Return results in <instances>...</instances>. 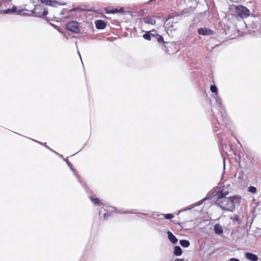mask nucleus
<instances>
[{
	"mask_svg": "<svg viewBox=\"0 0 261 261\" xmlns=\"http://www.w3.org/2000/svg\"><path fill=\"white\" fill-rule=\"evenodd\" d=\"M210 116L212 131L216 134L219 144L224 151L227 147L224 142V137L230 129L231 122L227 116L221 99L218 95L215 98V102H212Z\"/></svg>",
	"mask_w": 261,
	"mask_h": 261,
	"instance_id": "f257e3e1",
	"label": "nucleus"
},
{
	"mask_svg": "<svg viewBox=\"0 0 261 261\" xmlns=\"http://www.w3.org/2000/svg\"><path fill=\"white\" fill-rule=\"evenodd\" d=\"M241 198L240 196L235 195L224 198L220 201H215L214 203L223 211L232 212L235 209V204L240 203Z\"/></svg>",
	"mask_w": 261,
	"mask_h": 261,
	"instance_id": "f03ea898",
	"label": "nucleus"
},
{
	"mask_svg": "<svg viewBox=\"0 0 261 261\" xmlns=\"http://www.w3.org/2000/svg\"><path fill=\"white\" fill-rule=\"evenodd\" d=\"M152 32H155L154 30H152L149 31H146L143 35V37L146 40L150 41L151 39H154L157 41L160 44L162 45V48L164 50L167 48L165 44H167V42L164 41V38L162 36L159 35L158 33L153 34Z\"/></svg>",
	"mask_w": 261,
	"mask_h": 261,
	"instance_id": "7ed1b4c3",
	"label": "nucleus"
},
{
	"mask_svg": "<svg viewBox=\"0 0 261 261\" xmlns=\"http://www.w3.org/2000/svg\"><path fill=\"white\" fill-rule=\"evenodd\" d=\"M32 13L35 17L39 18L45 17V19L47 21L53 20V19H50L48 17H46L48 14L47 9L44 8L40 5L35 6L34 9L32 11Z\"/></svg>",
	"mask_w": 261,
	"mask_h": 261,
	"instance_id": "20e7f679",
	"label": "nucleus"
},
{
	"mask_svg": "<svg viewBox=\"0 0 261 261\" xmlns=\"http://www.w3.org/2000/svg\"><path fill=\"white\" fill-rule=\"evenodd\" d=\"M235 10L237 15L242 19L250 16V10L245 6L242 5L236 6Z\"/></svg>",
	"mask_w": 261,
	"mask_h": 261,
	"instance_id": "39448f33",
	"label": "nucleus"
},
{
	"mask_svg": "<svg viewBox=\"0 0 261 261\" xmlns=\"http://www.w3.org/2000/svg\"><path fill=\"white\" fill-rule=\"evenodd\" d=\"M64 161H65L66 162L68 166L70 168V170L73 172L74 174L76 177L79 182L81 184V185L83 187V188L85 189V190L87 192H89V190H90V189L87 186L86 184L82 182L80 177L77 175V171H76V169H75L73 167L72 164L68 161L67 158L64 159Z\"/></svg>",
	"mask_w": 261,
	"mask_h": 261,
	"instance_id": "423d86ee",
	"label": "nucleus"
},
{
	"mask_svg": "<svg viewBox=\"0 0 261 261\" xmlns=\"http://www.w3.org/2000/svg\"><path fill=\"white\" fill-rule=\"evenodd\" d=\"M66 29L74 33H79L80 32L79 23L76 21H71L66 24Z\"/></svg>",
	"mask_w": 261,
	"mask_h": 261,
	"instance_id": "0eeeda50",
	"label": "nucleus"
},
{
	"mask_svg": "<svg viewBox=\"0 0 261 261\" xmlns=\"http://www.w3.org/2000/svg\"><path fill=\"white\" fill-rule=\"evenodd\" d=\"M223 188H225V186H223L222 187L216 186L214 188V190L215 191V196L216 197V199L215 201H221L223 199L225 198L224 197V193H223Z\"/></svg>",
	"mask_w": 261,
	"mask_h": 261,
	"instance_id": "6e6552de",
	"label": "nucleus"
},
{
	"mask_svg": "<svg viewBox=\"0 0 261 261\" xmlns=\"http://www.w3.org/2000/svg\"><path fill=\"white\" fill-rule=\"evenodd\" d=\"M105 11L107 14H116V13H123L124 12V9L123 7L120 8H106Z\"/></svg>",
	"mask_w": 261,
	"mask_h": 261,
	"instance_id": "1a4fd4ad",
	"label": "nucleus"
},
{
	"mask_svg": "<svg viewBox=\"0 0 261 261\" xmlns=\"http://www.w3.org/2000/svg\"><path fill=\"white\" fill-rule=\"evenodd\" d=\"M198 33L202 36L214 35V31L212 30L206 28H200L197 30Z\"/></svg>",
	"mask_w": 261,
	"mask_h": 261,
	"instance_id": "9d476101",
	"label": "nucleus"
},
{
	"mask_svg": "<svg viewBox=\"0 0 261 261\" xmlns=\"http://www.w3.org/2000/svg\"><path fill=\"white\" fill-rule=\"evenodd\" d=\"M111 208L112 209V211H111L112 212H114L115 213L119 214H133V213H135L134 211H135V210H133V209H130V210H126V211H122L121 210H118L114 207H111Z\"/></svg>",
	"mask_w": 261,
	"mask_h": 261,
	"instance_id": "9b49d317",
	"label": "nucleus"
},
{
	"mask_svg": "<svg viewBox=\"0 0 261 261\" xmlns=\"http://www.w3.org/2000/svg\"><path fill=\"white\" fill-rule=\"evenodd\" d=\"M22 10H17V7L15 6H13L12 8L7 9L6 10H3V13L5 14H10L13 13H16L18 14H20L22 12Z\"/></svg>",
	"mask_w": 261,
	"mask_h": 261,
	"instance_id": "f8f14e48",
	"label": "nucleus"
},
{
	"mask_svg": "<svg viewBox=\"0 0 261 261\" xmlns=\"http://www.w3.org/2000/svg\"><path fill=\"white\" fill-rule=\"evenodd\" d=\"M245 257L250 261H257L258 259V257L257 255L249 252L245 253Z\"/></svg>",
	"mask_w": 261,
	"mask_h": 261,
	"instance_id": "ddd939ff",
	"label": "nucleus"
},
{
	"mask_svg": "<svg viewBox=\"0 0 261 261\" xmlns=\"http://www.w3.org/2000/svg\"><path fill=\"white\" fill-rule=\"evenodd\" d=\"M96 28L98 30H102L106 27V22L101 19L96 20L95 21Z\"/></svg>",
	"mask_w": 261,
	"mask_h": 261,
	"instance_id": "4468645a",
	"label": "nucleus"
},
{
	"mask_svg": "<svg viewBox=\"0 0 261 261\" xmlns=\"http://www.w3.org/2000/svg\"><path fill=\"white\" fill-rule=\"evenodd\" d=\"M40 2L42 4H45L46 5H48V6H53V7L55 6V5H54L55 4H58L60 5H66V3L61 4V3L58 2L57 1H56L55 0V1H53V0H40Z\"/></svg>",
	"mask_w": 261,
	"mask_h": 261,
	"instance_id": "2eb2a0df",
	"label": "nucleus"
},
{
	"mask_svg": "<svg viewBox=\"0 0 261 261\" xmlns=\"http://www.w3.org/2000/svg\"><path fill=\"white\" fill-rule=\"evenodd\" d=\"M89 197L90 199L91 200V201H92V202L94 205L101 206V209L103 207L104 204L102 202H100L99 198H96V197L95 198L92 196H89Z\"/></svg>",
	"mask_w": 261,
	"mask_h": 261,
	"instance_id": "dca6fc26",
	"label": "nucleus"
},
{
	"mask_svg": "<svg viewBox=\"0 0 261 261\" xmlns=\"http://www.w3.org/2000/svg\"><path fill=\"white\" fill-rule=\"evenodd\" d=\"M168 238L169 240L173 244H175L178 242L177 238L170 231H168L167 232Z\"/></svg>",
	"mask_w": 261,
	"mask_h": 261,
	"instance_id": "f3484780",
	"label": "nucleus"
},
{
	"mask_svg": "<svg viewBox=\"0 0 261 261\" xmlns=\"http://www.w3.org/2000/svg\"><path fill=\"white\" fill-rule=\"evenodd\" d=\"M215 233L218 235H221L223 233L222 227L220 224H216L214 225Z\"/></svg>",
	"mask_w": 261,
	"mask_h": 261,
	"instance_id": "a211bd4d",
	"label": "nucleus"
},
{
	"mask_svg": "<svg viewBox=\"0 0 261 261\" xmlns=\"http://www.w3.org/2000/svg\"><path fill=\"white\" fill-rule=\"evenodd\" d=\"M174 255L175 256H180L182 253V250L179 246H175L173 250Z\"/></svg>",
	"mask_w": 261,
	"mask_h": 261,
	"instance_id": "6ab92c4d",
	"label": "nucleus"
},
{
	"mask_svg": "<svg viewBox=\"0 0 261 261\" xmlns=\"http://www.w3.org/2000/svg\"><path fill=\"white\" fill-rule=\"evenodd\" d=\"M144 22L147 24H151L154 25L156 23V21L154 19H153L150 17H145L143 18Z\"/></svg>",
	"mask_w": 261,
	"mask_h": 261,
	"instance_id": "aec40b11",
	"label": "nucleus"
},
{
	"mask_svg": "<svg viewBox=\"0 0 261 261\" xmlns=\"http://www.w3.org/2000/svg\"><path fill=\"white\" fill-rule=\"evenodd\" d=\"M230 219L232 220L234 224L240 225L241 224L240 217L238 215H234V216L230 217Z\"/></svg>",
	"mask_w": 261,
	"mask_h": 261,
	"instance_id": "412c9836",
	"label": "nucleus"
},
{
	"mask_svg": "<svg viewBox=\"0 0 261 261\" xmlns=\"http://www.w3.org/2000/svg\"><path fill=\"white\" fill-rule=\"evenodd\" d=\"M179 244L182 247H185V248L188 247L190 245V243L189 241H188L187 240H185V239L180 240Z\"/></svg>",
	"mask_w": 261,
	"mask_h": 261,
	"instance_id": "4be33fe9",
	"label": "nucleus"
},
{
	"mask_svg": "<svg viewBox=\"0 0 261 261\" xmlns=\"http://www.w3.org/2000/svg\"><path fill=\"white\" fill-rule=\"evenodd\" d=\"M29 139H31V140L34 141V142H36L37 143H38V144L41 145H43L44 146H45V148H46L47 149H48V150H49L50 151H53V149H52L51 148H50L49 147H48V146L46 145V143H42V142H41L40 141H37L36 140H34L33 139H31V138H28Z\"/></svg>",
	"mask_w": 261,
	"mask_h": 261,
	"instance_id": "5701e85b",
	"label": "nucleus"
},
{
	"mask_svg": "<svg viewBox=\"0 0 261 261\" xmlns=\"http://www.w3.org/2000/svg\"><path fill=\"white\" fill-rule=\"evenodd\" d=\"M208 200V197H204L202 199L199 200V201L193 204V206L195 207L199 206L201 205L205 201Z\"/></svg>",
	"mask_w": 261,
	"mask_h": 261,
	"instance_id": "b1692460",
	"label": "nucleus"
},
{
	"mask_svg": "<svg viewBox=\"0 0 261 261\" xmlns=\"http://www.w3.org/2000/svg\"><path fill=\"white\" fill-rule=\"evenodd\" d=\"M215 193L216 192L213 189L212 191L209 192L207 193V195L205 197H208V199H210L212 198H213L214 197H216Z\"/></svg>",
	"mask_w": 261,
	"mask_h": 261,
	"instance_id": "393cba45",
	"label": "nucleus"
},
{
	"mask_svg": "<svg viewBox=\"0 0 261 261\" xmlns=\"http://www.w3.org/2000/svg\"><path fill=\"white\" fill-rule=\"evenodd\" d=\"M210 90L213 93H215L216 95L218 94V88L215 85H211L210 87Z\"/></svg>",
	"mask_w": 261,
	"mask_h": 261,
	"instance_id": "a878e982",
	"label": "nucleus"
},
{
	"mask_svg": "<svg viewBox=\"0 0 261 261\" xmlns=\"http://www.w3.org/2000/svg\"><path fill=\"white\" fill-rule=\"evenodd\" d=\"M248 191L252 194H255L257 191V189L254 186H250L248 189Z\"/></svg>",
	"mask_w": 261,
	"mask_h": 261,
	"instance_id": "bb28decb",
	"label": "nucleus"
},
{
	"mask_svg": "<svg viewBox=\"0 0 261 261\" xmlns=\"http://www.w3.org/2000/svg\"><path fill=\"white\" fill-rule=\"evenodd\" d=\"M174 18L173 17H169L168 18H167L166 20V22H168L167 23H166V25H168L169 27H171V28H173V21H172V24H170V20L171 19H173Z\"/></svg>",
	"mask_w": 261,
	"mask_h": 261,
	"instance_id": "cd10ccee",
	"label": "nucleus"
},
{
	"mask_svg": "<svg viewBox=\"0 0 261 261\" xmlns=\"http://www.w3.org/2000/svg\"><path fill=\"white\" fill-rule=\"evenodd\" d=\"M165 219L167 220H170L172 219L174 216L172 214H163Z\"/></svg>",
	"mask_w": 261,
	"mask_h": 261,
	"instance_id": "c85d7f7f",
	"label": "nucleus"
},
{
	"mask_svg": "<svg viewBox=\"0 0 261 261\" xmlns=\"http://www.w3.org/2000/svg\"><path fill=\"white\" fill-rule=\"evenodd\" d=\"M137 216H139L140 215H141L142 216H149V217H151V216L149 215V214L147 213H140V212H135V213Z\"/></svg>",
	"mask_w": 261,
	"mask_h": 261,
	"instance_id": "c756f323",
	"label": "nucleus"
},
{
	"mask_svg": "<svg viewBox=\"0 0 261 261\" xmlns=\"http://www.w3.org/2000/svg\"><path fill=\"white\" fill-rule=\"evenodd\" d=\"M81 9L78 8H73V9H70L68 11H67V13H68V15H69L71 13H72V12H75V11H79V10H80Z\"/></svg>",
	"mask_w": 261,
	"mask_h": 261,
	"instance_id": "7c9ffc66",
	"label": "nucleus"
},
{
	"mask_svg": "<svg viewBox=\"0 0 261 261\" xmlns=\"http://www.w3.org/2000/svg\"><path fill=\"white\" fill-rule=\"evenodd\" d=\"M48 22H49V21H48ZM50 25H51L54 28L56 29L57 30H58L59 32H60V30H59V28L58 26H57V25L54 24V23H52L51 22H49Z\"/></svg>",
	"mask_w": 261,
	"mask_h": 261,
	"instance_id": "2f4dec72",
	"label": "nucleus"
},
{
	"mask_svg": "<svg viewBox=\"0 0 261 261\" xmlns=\"http://www.w3.org/2000/svg\"><path fill=\"white\" fill-rule=\"evenodd\" d=\"M111 216V214H109L108 212L106 213L103 215V218L105 220H107L108 218Z\"/></svg>",
	"mask_w": 261,
	"mask_h": 261,
	"instance_id": "473e14b6",
	"label": "nucleus"
},
{
	"mask_svg": "<svg viewBox=\"0 0 261 261\" xmlns=\"http://www.w3.org/2000/svg\"><path fill=\"white\" fill-rule=\"evenodd\" d=\"M190 12V10L189 9H185L182 10V14H188Z\"/></svg>",
	"mask_w": 261,
	"mask_h": 261,
	"instance_id": "72a5a7b5",
	"label": "nucleus"
},
{
	"mask_svg": "<svg viewBox=\"0 0 261 261\" xmlns=\"http://www.w3.org/2000/svg\"><path fill=\"white\" fill-rule=\"evenodd\" d=\"M223 193L224 197H226V196H227L229 194V191L228 190H224V188H223Z\"/></svg>",
	"mask_w": 261,
	"mask_h": 261,
	"instance_id": "f704fd0d",
	"label": "nucleus"
},
{
	"mask_svg": "<svg viewBox=\"0 0 261 261\" xmlns=\"http://www.w3.org/2000/svg\"><path fill=\"white\" fill-rule=\"evenodd\" d=\"M194 207V206H193V204L190 205L189 207H187L186 209L187 210V211H189V210H191L192 208H193Z\"/></svg>",
	"mask_w": 261,
	"mask_h": 261,
	"instance_id": "c9c22d12",
	"label": "nucleus"
},
{
	"mask_svg": "<svg viewBox=\"0 0 261 261\" xmlns=\"http://www.w3.org/2000/svg\"><path fill=\"white\" fill-rule=\"evenodd\" d=\"M67 11L66 9H63L60 13L61 15H63L65 14V12Z\"/></svg>",
	"mask_w": 261,
	"mask_h": 261,
	"instance_id": "e433bc0d",
	"label": "nucleus"
},
{
	"mask_svg": "<svg viewBox=\"0 0 261 261\" xmlns=\"http://www.w3.org/2000/svg\"><path fill=\"white\" fill-rule=\"evenodd\" d=\"M229 261H240L239 259L236 258H231Z\"/></svg>",
	"mask_w": 261,
	"mask_h": 261,
	"instance_id": "4c0bfd02",
	"label": "nucleus"
},
{
	"mask_svg": "<svg viewBox=\"0 0 261 261\" xmlns=\"http://www.w3.org/2000/svg\"><path fill=\"white\" fill-rule=\"evenodd\" d=\"M174 261H185L184 258H176Z\"/></svg>",
	"mask_w": 261,
	"mask_h": 261,
	"instance_id": "58836bf2",
	"label": "nucleus"
},
{
	"mask_svg": "<svg viewBox=\"0 0 261 261\" xmlns=\"http://www.w3.org/2000/svg\"><path fill=\"white\" fill-rule=\"evenodd\" d=\"M185 211H187V210H186V208L182 209V210H180V211L178 212V214H179V213H181V212H185Z\"/></svg>",
	"mask_w": 261,
	"mask_h": 261,
	"instance_id": "ea45409f",
	"label": "nucleus"
},
{
	"mask_svg": "<svg viewBox=\"0 0 261 261\" xmlns=\"http://www.w3.org/2000/svg\"><path fill=\"white\" fill-rule=\"evenodd\" d=\"M22 15H24V16H31V14H28L27 13H23L22 14Z\"/></svg>",
	"mask_w": 261,
	"mask_h": 261,
	"instance_id": "a19ab883",
	"label": "nucleus"
},
{
	"mask_svg": "<svg viewBox=\"0 0 261 261\" xmlns=\"http://www.w3.org/2000/svg\"><path fill=\"white\" fill-rule=\"evenodd\" d=\"M223 166H224V168L225 169V159L224 158L223 159Z\"/></svg>",
	"mask_w": 261,
	"mask_h": 261,
	"instance_id": "79ce46f5",
	"label": "nucleus"
},
{
	"mask_svg": "<svg viewBox=\"0 0 261 261\" xmlns=\"http://www.w3.org/2000/svg\"><path fill=\"white\" fill-rule=\"evenodd\" d=\"M58 156H59L60 158H61V159H64V158H63V156L62 154H59L58 155Z\"/></svg>",
	"mask_w": 261,
	"mask_h": 261,
	"instance_id": "37998d69",
	"label": "nucleus"
},
{
	"mask_svg": "<svg viewBox=\"0 0 261 261\" xmlns=\"http://www.w3.org/2000/svg\"><path fill=\"white\" fill-rule=\"evenodd\" d=\"M52 152H54V153H55L56 154L58 155L59 154V153H58L57 152H56V151H55L54 150H53V151H52Z\"/></svg>",
	"mask_w": 261,
	"mask_h": 261,
	"instance_id": "c03bdc74",
	"label": "nucleus"
},
{
	"mask_svg": "<svg viewBox=\"0 0 261 261\" xmlns=\"http://www.w3.org/2000/svg\"><path fill=\"white\" fill-rule=\"evenodd\" d=\"M86 144H85L83 146V147L80 149L79 150V151H78L76 153H78L79 152L81 151V150H82L83 149V148L84 147V146L86 145Z\"/></svg>",
	"mask_w": 261,
	"mask_h": 261,
	"instance_id": "a18cd8bd",
	"label": "nucleus"
},
{
	"mask_svg": "<svg viewBox=\"0 0 261 261\" xmlns=\"http://www.w3.org/2000/svg\"><path fill=\"white\" fill-rule=\"evenodd\" d=\"M183 223H178V224L179 225H180V226H181V224H182Z\"/></svg>",
	"mask_w": 261,
	"mask_h": 261,
	"instance_id": "49530a36",
	"label": "nucleus"
},
{
	"mask_svg": "<svg viewBox=\"0 0 261 261\" xmlns=\"http://www.w3.org/2000/svg\"><path fill=\"white\" fill-rule=\"evenodd\" d=\"M152 33L153 34L157 33H156V31L155 30V32H152Z\"/></svg>",
	"mask_w": 261,
	"mask_h": 261,
	"instance_id": "de8ad7c7",
	"label": "nucleus"
}]
</instances>
